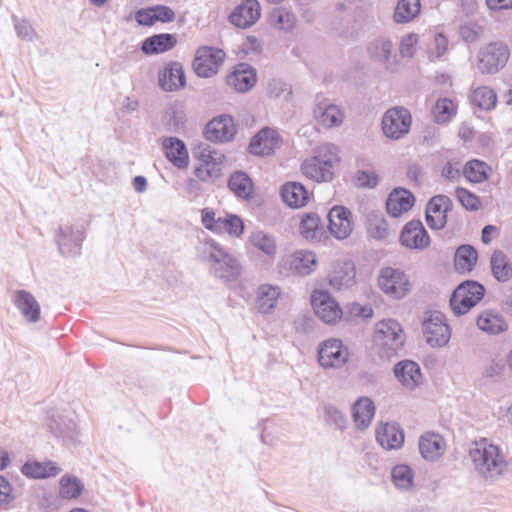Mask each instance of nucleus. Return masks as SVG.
<instances>
[{
  "label": "nucleus",
  "instance_id": "obj_1",
  "mask_svg": "<svg viewBox=\"0 0 512 512\" xmlns=\"http://www.w3.org/2000/svg\"><path fill=\"white\" fill-rule=\"evenodd\" d=\"M469 455L475 469L485 479H495L506 469V461L501 449L485 438L474 443Z\"/></svg>",
  "mask_w": 512,
  "mask_h": 512
},
{
  "label": "nucleus",
  "instance_id": "obj_52",
  "mask_svg": "<svg viewBox=\"0 0 512 512\" xmlns=\"http://www.w3.org/2000/svg\"><path fill=\"white\" fill-rule=\"evenodd\" d=\"M224 161L214 163H200L195 167V176L207 183L215 182L221 175L222 165Z\"/></svg>",
  "mask_w": 512,
  "mask_h": 512
},
{
  "label": "nucleus",
  "instance_id": "obj_17",
  "mask_svg": "<svg viewBox=\"0 0 512 512\" xmlns=\"http://www.w3.org/2000/svg\"><path fill=\"white\" fill-rule=\"evenodd\" d=\"M451 199L446 195L432 197L426 206L425 218L431 229H442L447 222V213L451 209Z\"/></svg>",
  "mask_w": 512,
  "mask_h": 512
},
{
  "label": "nucleus",
  "instance_id": "obj_48",
  "mask_svg": "<svg viewBox=\"0 0 512 512\" xmlns=\"http://www.w3.org/2000/svg\"><path fill=\"white\" fill-rule=\"evenodd\" d=\"M392 42L390 40L379 38L375 39L368 47L369 55L384 64H389L392 54Z\"/></svg>",
  "mask_w": 512,
  "mask_h": 512
},
{
  "label": "nucleus",
  "instance_id": "obj_6",
  "mask_svg": "<svg viewBox=\"0 0 512 512\" xmlns=\"http://www.w3.org/2000/svg\"><path fill=\"white\" fill-rule=\"evenodd\" d=\"M510 50L501 41L491 42L481 48L477 55V69L482 74H495L508 62Z\"/></svg>",
  "mask_w": 512,
  "mask_h": 512
},
{
  "label": "nucleus",
  "instance_id": "obj_44",
  "mask_svg": "<svg viewBox=\"0 0 512 512\" xmlns=\"http://www.w3.org/2000/svg\"><path fill=\"white\" fill-rule=\"evenodd\" d=\"M420 10V0H398L393 15L394 21L408 23L418 16Z\"/></svg>",
  "mask_w": 512,
  "mask_h": 512
},
{
  "label": "nucleus",
  "instance_id": "obj_60",
  "mask_svg": "<svg viewBox=\"0 0 512 512\" xmlns=\"http://www.w3.org/2000/svg\"><path fill=\"white\" fill-rule=\"evenodd\" d=\"M441 176L451 182L457 181L461 176L460 162L449 160L441 170Z\"/></svg>",
  "mask_w": 512,
  "mask_h": 512
},
{
  "label": "nucleus",
  "instance_id": "obj_25",
  "mask_svg": "<svg viewBox=\"0 0 512 512\" xmlns=\"http://www.w3.org/2000/svg\"><path fill=\"white\" fill-rule=\"evenodd\" d=\"M376 440L386 450H396L403 446L404 432L396 423H382L376 428Z\"/></svg>",
  "mask_w": 512,
  "mask_h": 512
},
{
  "label": "nucleus",
  "instance_id": "obj_43",
  "mask_svg": "<svg viewBox=\"0 0 512 512\" xmlns=\"http://www.w3.org/2000/svg\"><path fill=\"white\" fill-rule=\"evenodd\" d=\"M478 259L477 250L471 245H461L455 252V268L459 272H470Z\"/></svg>",
  "mask_w": 512,
  "mask_h": 512
},
{
  "label": "nucleus",
  "instance_id": "obj_51",
  "mask_svg": "<svg viewBox=\"0 0 512 512\" xmlns=\"http://www.w3.org/2000/svg\"><path fill=\"white\" fill-rule=\"evenodd\" d=\"M472 101L479 108L488 111L496 106L497 94L487 86L478 87L473 91Z\"/></svg>",
  "mask_w": 512,
  "mask_h": 512
},
{
  "label": "nucleus",
  "instance_id": "obj_56",
  "mask_svg": "<svg viewBox=\"0 0 512 512\" xmlns=\"http://www.w3.org/2000/svg\"><path fill=\"white\" fill-rule=\"evenodd\" d=\"M455 193L458 201L466 210L477 211L480 208L479 197L466 188L458 187Z\"/></svg>",
  "mask_w": 512,
  "mask_h": 512
},
{
  "label": "nucleus",
  "instance_id": "obj_23",
  "mask_svg": "<svg viewBox=\"0 0 512 512\" xmlns=\"http://www.w3.org/2000/svg\"><path fill=\"white\" fill-rule=\"evenodd\" d=\"M159 86L167 92L177 91L186 85V77L179 62H170L159 73Z\"/></svg>",
  "mask_w": 512,
  "mask_h": 512
},
{
  "label": "nucleus",
  "instance_id": "obj_42",
  "mask_svg": "<svg viewBox=\"0 0 512 512\" xmlns=\"http://www.w3.org/2000/svg\"><path fill=\"white\" fill-rule=\"evenodd\" d=\"M477 326L489 334H499L507 329V324L502 316L492 311L482 312L477 318Z\"/></svg>",
  "mask_w": 512,
  "mask_h": 512
},
{
  "label": "nucleus",
  "instance_id": "obj_18",
  "mask_svg": "<svg viewBox=\"0 0 512 512\" xmlns=\"http://www.w3.org/2000/svg\"><path fill=\"white\" fill-rule=\"evenodd\" d=\"M351 212L348 208L340 205L333 206L328 214V229L337 239H345L352 232Z\"/></svg>",
  "mask_w": 512,
  "mask_h": 512
},
{
  "label": "nucleus",
  "instance_id": "obj_62",
  "mask_svg": "<svg viewBox=\"0 0 512 512\" xmlns=\"http://www.w3.org/2000/svg\"><path fill=\"white\" fill-rule=\"evenodd\" d=\"M156 22L170 23L175 19V12L172 8L166 5H153Z\"/></svg>",
  "mask_w": 512,
  "mask_h": 512
},
{
  "label": "nucleus",
  "instance_id": "obj_3",
  "mask_svg": "<svg viewBox=\"0 0 512 512\" xmlns=\"http://www.w3.org/2000/svg\"><path fill=\"white\" fill-rule=\"evenodd\" d=\"M405 339L402 325L397 320L384 319L376 325L375 351L382 360H390L403 349Z\"/></svg>",
  "mask_w": 512,
  "mask_h": 512
},
{
  "label": "nucleus",
  "instance_id": "obj_28",
  "mask_svg": "<svg viewBox=\"0 0 512 512\" xmlns=\"http://www.w3.org/2000/svg\"><path fill=\"white\" fill-rule=\"evenodd\" d=\"M446 443L444 438L434 432H427L419 439V451L427 461H435L445 452Z\"/></svg>",
  "mask_w": 512,
  "mask_h": 512
},
{
  "label": "nucleus",
  "instance_id": "obj_58",
  "mask_svg": "<svg viewBox=\"0 0 512 512\" xmlns=\"http://www.w3.org/2000/svg\"><path fill=\"white\" fill-rule=\"evenodd\" d=\"M448 49V39L443 33H437L434 36L433 45L429 49L431 58L439 59Z\"/></svg>",
  "mask_w": 512,
  "mask_h": 512
},
{
  "label": "nucleus",
  "instance_id": "obj_7",
  "mask_svg": "<svg viewBox=\"0 0 512 512\" xmlns=\"http://www.w3.org/2000/svg\"><path fill=\"white\" fill-rule=\"evenodd\" d=\"M85 238L86 230L80 223L60 225L55 234L58 251L63 257L79 256Z\"/></svg>",
  "mask_w": 512,
  "mask_h": 512
},
{
  "label": "nucleus",
  "instance_id": "obj_39",
  "mask_svg": "<svg viewBox=\"0 0 512 512\" xmlns=\"http://www.w3.org/2000/svg\"><path fill=\"white\" fill-rule=\"evenodd\" d=\"M491 271L495 279L499 282H506L512 277V264L507 255L496 250L490 258Z\"/></svg>",
  "mask_w": 512,
  "mask_h": 512
},
{
  "label": "nucleus",
  "instance_id": "obj_47",
  "mask_svg": "<svg viewBox=\"0 0 512 512\" xmlns=\"http://www.w3.org/2000/svg\"><path fill=\"white\" fill-rule=\"evenodd\" d=\"M83 488L77 477L66 474L60 479L59 494L63 499H76L81 495Z\"/></svg>",
  "mask_w": 512,
  "mask_h": 512
},
{
  "label": "nucleus",
  "instance_id": "obj_63",
  "mask_svg": "<svg viewBox=\"0 0 512 512\" xmlns=\"http://www.w3.org/2000/svg\"><path fill=\"white\" fill-rule=\"evenodd\" d=\"M273 424L268 419H262L258 423V428L260 429V440L263 444L272 445L274 442V437L272 435Z\"/></svg>",
  "mask_w": 512,
  "mask_h": 512
},
{
  "label": "nucleus",
  "instance_id": "obj_49",
  "mask_svg": "<svg viewBox=\"0 0 512 512\" xmlns=\"http://www.w3.org/2000/svg\"><path fill=\"white\" fill-rule=\"evenodd\" d=\"M394 485L401 490H407L413 485V470L406 464H398L391 470Z\"/></svg>",
  "mask_w": 512,
  "mask_h": 512
},
{
  "label": "nucleus",
  "instance_id": "obj_40",
  "mask_svg": "<svg viewBox=\"0 0 512 512\" xmlns=\"http://www.w3.org/2000/svg\"><path fill=\"white\" fill-rule=\"evenodd\" d=\"M464 177L471 183H482L489 178L490 166L479 159L469 160L463 167Z\"/></svg>",
  "mask_w": 512,
  "mask_h": 512
},
{
  "label": "nucleus",
  "instance_id": "obj_8",
  "mask_svg": "<svg viewBox=\"0 0 512 512\" xmlns=\"http://www.w3.org/2000/svg\"><path fill=\"white\" fill-rule=\"evenodd\" d=\"M206 252L213 262L212 268L217 277L225 280H234L239 275L237 259L215 241L206 243Z\"/></svg>",
  "mask_w": 512,
  "mask_h": 512
},
{
  "label": "nucleus",
  "instance_id": "obj_27",
  "mask_svg": "<svg viewBox=\"0 0 512 512\" xmlns=\"http://www.w3.org/2000/svg\"><path fill=\"white\" fill-rule=\"evenodd\" d=\"M355 267L352 262H337L328 276L329 285L335 290L352 286L355 282Z\"/></svg>",
  "mask_w": 512,
  "mask_h": 512
},
{
  "label": "nucleus",
  "instance_id": "obj_31",
  "mask_svg": "<svg viewBox=\"0 0 512 512\" xmlns=\"http://www.w3.org/2000/svg\"><path fill=\"white\" fill-rule=\"evenodd\" d=\"M299 233L306 240L311 242H320L325 237L326 232L317 213H304L299 224Z\"/></svg>",
  "mask_w": 512,
  "mask_h": 512
},
{
  "label": "nucleus",
  "instance_id": "obj_64",
  "mask_svg": "<svg viewBox=\"0 0 512 512\" xmlns=\"http://www.w3.org/2000/svg\"><path fill=\"white\" fill-rule=\"evenodd\" d=\"M460 35L464 41L472 43L479 37V26L473 23L462 25Z\"/></svg>",
  "mask_w": 512,
  "mask_h": 512
},
{
  "label": "nucleus",
  "instance_id": "obj_35",
  "mask_svg": "<svg viewBox=\"0 0 512 512\" xmlns=\"http://www.w3.org/2000/svg\"><path fill=\"white\" fill-rule=\"evenodd\" d=\"M228 188L239 199L248 200L254 193V184L247 173L233 172L228 179Z\"/></svg>",
  "mask_w": 512,
  "mask_h": 512
},
{
  "label": "nucleus",
  "instance_id": "obj_10",
  "mask_svg": "<svg viewBox=\"0 0 512 512\" xmlns=\"http://www.w3.org/2000/svg\"><path fill=\"white\" fill-rule=\"evenodd\" d=\"M225 52L212 46H201L196 50L192 63L197 76L209 78L217 74L224 62Z\"/></svg>",
  "mask_w": 512,
  "mask_h": 512
},
{
  "label": "nucleus",
  "instance_id": "obj_2",
  "mask_svg": "<svg viewBox=\"0 0 512 512\" xmlns=\"http://www.w3.org/2000/svg\"><path fill=\"white\" fill-rule=\"evenodd\" d=\"M339 162L337 146L328 143L319 147L316 155L303 161L301 172L306 178L318 183L330 182L334 177V168Z\"/></svg>",
  "mask_w": 512,
  "mask_h": 512
},
{
  "label": "nucleus",
  "instance_id": "obj_61",
  "mask_svg": "<svg viewBox=\"0 0 512 512\" xmlns=\"http://www.w3.org/2000/svg\"><path fill=\"white\" fill-rule=\"evenodd\" d=\"M417 35L409 34L402 38L400 43V53L403 57H412L415 53V46L417 44Z\"/></svg>",
  "mask_w": 512,
  "mask_h": 512
},
{
  "label": "nucleus",
  "instance_id": "obj_45",
  "mask_svg": "<svg viewBox=\"0 0 512 512\" xmlns=\"http://www.w3.org/2000/svg\"><path fill=\"white\" fill-rule=\"evenodd\" d=\"M269 23L276 29L290 32L295 26V16L286 8H274L270 13Z\"/></svg>",
  "mask_w": 512,
  "mask_h": 512
},
{
  "label": "nucleus",
  "instance_id": "obj_59",
  "mask_svg": "<svg viewBox=\"0 0 512 512\" xmlns=\"http://www.w3.org/2000/svg\"><path fill=\"white\" fill-rule=\"evenodd\" d=\"M154 7L140 8L135 12V21L140 26L151 27L156 23Z\"/></svg>",
  "mask_w": 512,
  "mask_h": 512
},
{
  "label": "nucleus",
  "instance_id": "obj_41",
  "mask_svg": "<svg viewBox=\"0 0 512 512\" xmlns=\"http://www.w3.org/2000/svg\"><path fill=\"white\" fill-rule=\"evenodd\" d=\"M314 113L319 123L328 128L340 126L344 119L343 112L334 104H329L324 107L318 105Z\"/></svg>",
  "mask_w": 512,
  "mask_h": 512
},
{
  "label": "nucleus",
  "instance_id": "obj_9",
  "mask_svg": "<svg viewBox=\"0 0 512 512\" xmlns=\"http://www.w3.org/2000/svg\"><path fill=\"white\" fill-rule=\"evenodd\" d=\"M201 222L206 229L218 234L228 233L239 237L244 232V223L236 214L216 217L213 209L204 208L201 211Z\"/></svg>",
  "mask_w": 512,
  "mask_h": 512
},
{
  "label": "nucleus",
  "instance_id": "obj_21",
  "mask_svg": "<svg viewBox=\"0 0 512 512\" xmlns=\"http://www.w3.org/2000/svg\"><path fill=\"white\" fill-rule=\"evenodd\" d=\"M226 82L239 93L248 92L257 82L256 70L247 63H239L227 76Z\"/></svg>",
  "mask_w": 512,
  "mask_h": 512
},
{
  "label": "nucleus",
  "instance_id": "obj_37",
  "mask_svg": "<svg viewBox=\"0 0 512 512\" xmlns=\"http://www.w3.org/2000/svg\"><path fill=\"white\" fill-rule=\"evenodd\" d=\"M317 265L316 255L312 251L298 250L293 253L290 268L298 275L311 274Z\"/></svg>",
  "mask_w": 512,
  "mask_h": 512
},
{
  "label": "nucleus",
  "instance_id": "obj_46",
  "mask_svg": "<svg viewBox=\"0 0 512 512\" xmlns=\"http://www.w3.org/2000/svg\"><path fill=\"white\" fill-rule=\"evenodd\" d=\"M456 105L449 98H439L432 110L434 121L437 124H445L456 115Z\"/></svg>",
  "mask_w": 512,
  "mask_h": 512
},
{
  "label": "nucleus",
  "instance_id": "obj_20",
  "mask_svg": "<svg viewBox=\"0 0 512 512\" xmlns=\"http://www.w3.org/2000/svg\"><path fill=\"white\" fill-rule=\"evenodd\" d=\"M400 242L407 248L422 250L429 246L430 237L420 220H412L403 227Z\"/></svg>",
  "mask_w": 512,
  "mask_h": 512
},
{
  "label": "nucleus",
  "instance_id": "obj_26",
  "mask_svg": "<svg viewBox=\"0 0 512 512\" xmlns=\"http://www.w3.org/2000/svg\"><path fill=\"white\" fill-rule=\"evenodd\" d=\"M414 195L403 188H395L386 201L387 213L394 217H400L403 213L408 212L414 205Z\"/></svg>",
  "mask_w": 512,
  "mask_h": 512
},
{
  "label": "nucleus",
  "instance_id": "obj_4",
  "mask_svg": "<svg viewBox=\"0 0 512 512\" xmlns=\"http://www.w3.org/2000/svg\"><path fill=\"white\" fill-rule=\"evenodd\" d=\"M422 334L430 347H445L451 338V328L446 322L445 315L439 311L425 312L422 320Z\"/></svg>",
  "mask_w": 512,
  "mask_h": 512
},
{
  "label": "nucleus",
  "instance_id": "obj_34",
  "mask_svg": "<svg viewBox=\"0 0 512 512\" xmlns=\"http://www.w3.org/2000/svg\"><path fill=\"white\" fill-rule=\"evenodd\" d=\"M281 198L291 208H300L309 200V193L299 182H287L281 187Z\"/></svg>",
  "mask_w": 512,
  "mask_h": 512
},
{
  "label": "nucleus",
  "instance_id": "obj_19",
  "mask_svg": "<svg viewBox=\"0 0 512 512\" xmlns=\"http://www.w3.org/2000/svg\"><path fill=\"white\" fill-rule=\"evenodd\" d=\"M281 145L278 132L272 128L265 127L254 135L249 144V151L253 155L268 156Z\"/></svg>",
  "mask_w": 512,
  "mask_h": 512
},
{
  "label": "nucleus",
  "instance_id": "obj_50",
  "mask_svg": "<svg viewBox=\"0 0 512 512\" xmlns=\"http://www.w3.org/2000/svg\"><path fill=\"white\" fill-rule=\"evenodd\" d=\"M251 244L266 254L272 257L276 254L277 246L274 237L263 231H256L250 236Z\"/></svg>",
  "mask_w": 512,
  "mask_h": 512
},
{
  "label": "nucleus",
  "instance_id": "obj_15",
  "mask_svg": "<svg viewBox=\"0 0 512 512\" xmlns=\"http://www.w3.org/2000/svg\"><path fill=\"white\" fill-rule=\"evenodd\" d=\"M236 134L234 119L227 114H222L210 120L204 130L205 138L214 143L231 141Z\"/></svg>",
  "mask_w": 512,
  "mask_h": 512
},
{
  "label": "nucleus",
  "instance_id": "obj_16",
  "mask_svg": "<svg viewBox=\"0 0 512 512\" xmlns=\"http://www.w3.org/2000/svg\"><path fill=\"white\" fill-rule=\"evenodd\" d=\"M261 17L258 0H242L229 14L228 21L240 29L252 27Z\"/></svg>",
  "mask_w": 512,
  "mask_h": 512
},
{
  "label": "nucleus",
  "instance_id": "obj_5",
  "mask_svg": "<svg viewBox=\"0 0 512 512\" xmlns=\"http://www.w3.org/2000/svg\"><path fill=\"white\" fill-rule=\"evenodd\" d=\"M485 288L474 280L460 283L450 297V307L455 315H464L484 297Z\"/></svg>",
  "mask_w": 512,
  "mask_h": 512
},
{
  "label": "nucleus",
  "instance_id": "obj_30",
  "mask_svg": "<svg viewBox=\"0 0 512 512\" xmlns=\"http://www.w3.org/2000/svg\"><path fill=\"white\" fill-rule=\"evenodd\" d=\"M177 44L174 34L159 33L145 38L141 43V51L145 55H156L173 49Z\"/></svg>",
  "mask_w": 512,
  "mask_h": 512
},
{
  "label": "nucleus",
  "instance_id": "obj_36",
  "mask_svg": "<svg viewBox=\"0 0 512 512\" xmlns=\"http://www.w3.org/2000/svg\"><path fill=\"white\" fill-rule=\"evenodd\" d=\"M21 472L29 478L42 479L58 475L61 472V468L53 461H35L26 462L22 466Z\"/></svg>",
  "mask_w": 512,
  "mask_h": 512
},
{
  "label": "nucleus",
  "instance_id": "obj_22",
  "mask_svg": "<svg viewBox=\"0 0 512 512\" xmlns=\"http://www.w3.org/2000/svg\"><path fill=\"white\" fill-rule=\"evenodd\" d=\"M394 376L408 390H414L422 383V373L419 364L412 360H402L393 368Z\"/></svg>",
  "mask_w": 512,
  "mask_h": 512
},
{
  "label": "nucleus",
  "instance_id": "obj_13",
  "mask_svg": "<svg viewBox=\"0 0 512 512\" xmlns=\"http://www.w3.org/2000/svg\"><path fill=\"white\" fill-rule=\"evenodd\" d=\"M411 122L412 118L408 109L393 107L388 109L382 118V130L388 138L397 140L409 132Z\"/></svg>",
  "mask_w": 512,
  "mask_h": 512
},
{
  "label": "nucleus",
  "instance_id": "obj_54",
  "mask_svg": "<svg viewBox=\"0 0 512 512\" xmlns=\"http://www.w3.org/2000/svg\"><path fill=\"white\" fill-rule=\"evenodd\" d=\"M194 156L200 163H214L225 160L224 153L207 144L199 145L194 151Z\"/></svg>",
  "mask_w": 512,
  "mask_h": 512
},
{
  "label": "nucleus",
  "instance_id": "obj_53",
  "mask_svg": "<svg viewBox=\"0 0 512 512\" xmlns=\"http://www.w3.org/2000/svg\"><path fill=\"white\" fill-rule=\"evenodd\" d=\"M324 419L327 425L337 430L343 431L347 426L345 414L332 404L324 406Z\"/></svg>",
  "mask_w": 512,
  "mask_h": 512
},
{
  "label": "nucleus",
  "instance_id": "obj_33",
  "mask_svg": "<svg viewBox=\"0 0 512 512\" xmlns=\"http://www.w3.org/2000/svg\"><path fill=\"white\" fill-rule=\"evenodd\" d=\"M374 402L369 397H360L352 406V418L356 427L364 430L369 427L375 415Z\"/></svg>",
  "mask_w": 512,
  "mask_h": 512
},
{
  "label": "nucleus",
  "instance_id": "obj_12",
  "mask_svg": "<svg viewBox=\"0 0 512 512\" xmlns=\"http://www.w3.org/2000/svg\"><path fill=\"white\" fill-rule=\"evenodd\" d=\"M378 284L386 295L394 299L404 298L411 288L407 275L403 271L392 267L381 269Z\"/></svg>",
  "mask_w": 512,
  "mask_h": 512
},
{
  "label": "nucleus",
  "instance_id": "obj_14",
  "mask_svg": "<svg viewBox=\"0 0 512 512\" xmlns=\"http://www.w3.org/2000/svg\"><path fill=\"white\" fill-rule=\"evenodd\" d=\"M311 304L315 314L325 323L332 324L341 318L339 304L327 291L315 290L311 295Z\"/></svg>",
  "mask_w": 512,
  "mask_h": 512
},
{
  "label": "nucleus",
  "instance_id": "obj_11",
  "mask_svg": "<svg viewBox=\"0 0 512 512\" xmlns=\"http://www.w3.org/2000/svg\"><path fill=\"white\" fill-rule=\"evenodd\" d=\"M319 365L324 369L343 367L350 356L342 340L330 338L322 341L317 350Z\"/></svg>",
  "mask_w": 512,
  "mask_h": 512
},
{
  "label": "nucleus",
  "instance_id": "obj_24",
  "mask_svg": "<svg viewBox=\"0 0 512 512\" xmlns=\"http://www.w3.org/2000/svg\"><path fill=\"white\" fill-rule=\"evenodd\" d=\"M13 303L24 319L36 323L41 317V308L36 298L26 290H17L13 295Z\"/></svg>",
  "mask_w": 512,
  "mask_h": 512
},
{
  "label": "nucleus",
  "instance_id": "obj_38",
  "mask_svg": "<svg viewBox=\"0 0 512 512\" xmlns=\"http://www.w3.org/2000/svg\"><path fill=\"white\" fill-rule=\"evenodd\" d=\"M280 296V289L270 284L260 285L257 290L256 304L258 311L262 314L269 313L274 309Z\"/></svg>",
  "mask_w": 512,
  "mask_h": 512
},
{
  "label": "nucleus",
  "instance_id": "obj_29",
  "mask_svg": "<svg viewBox=\"0 0 512 512\" xmlns=\"http://www.w3.org/2000/svg\"><path fill=\"white\" fill-rule=\"evenodd\" d=\"M166 158L178 169L189 164V154L185 143L177 137H167L162 142Z\"/></svg>",
  "mask_w": 512,
  "mask_h": 512
},
{
  "label": "nucleus",
  "instance_id": "obj_55",
  "mask_svg": "<svg viewBox=\"0 0 512 512\" xmlns=\"http://www.w3.org/2000/svg\"><path fill=\"white\" fill-rule=\"evenodd\" d=\"M379 183V176L373 170H358L354 175V184L358 188L373 189Z\"/></svg>",
  "mask_w": 512,
  "mask_h": 512
},
{
  "label": "nucleus",
  "instance_id": "obj_57",
  "mask_svg": "<svg viewBox=\"0 0 512 512\" xmlns=\"http://www.w3.org/2000/svg\"><path fill=\"white\" fill-rule=\"evenodd\" d=\"M12 19L16 34L19 38L25 41H33L36 38L37 33L28 20L19 19L15 15Z\"/></svg>",
  "mask_w": 512,
  "mask_h": 512
},
{
  "label": "nucleus",
  "instance_id": "obj_32",
  "mask_svg": "<svg viewBox=\"0 0 512 512\" xmlns=\"http://www.w3.org/2000/svg\"><path fill=\"white\" fill-rule=\"evenodd\" d=\"M50 432L66 444L73 443L77 436V426L72 419L52 416L47 422Z\"/></svg>",
  "mask_w": 512,
  "mask_h": 512
}]
</instances>
